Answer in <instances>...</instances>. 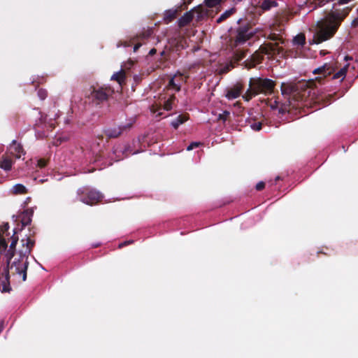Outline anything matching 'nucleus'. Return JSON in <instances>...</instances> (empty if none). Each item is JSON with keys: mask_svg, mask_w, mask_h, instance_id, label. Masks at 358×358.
<instances>
[{"mask_svg": "<svg viewBox=\"0 0 358 358\" xmlns=\"http://www.w3.org/2000/svg\"><path fill=\"white\" fill-rule=\"evenodd\" d=\"M281 180V178L280 176H277L275 179V182H277L278 180Z\"/></svg>", "mask_w": 358, "mask_h": 358, "instance_id": "6e6d98bb", "label": "nucleus"}, {"mask_svg": "<svg viewBox=\"0 0 358 358\" xmlns=\"http://www.w3.org/2000/svg\"><path fill=\"white\" fill-rule=\"evenodd\" d=\"M343 18L332 14L328 19L318 21L315 26V44L330 39L338 29Z\"/></svg>", "mask_w": 358, "mask_h": 358, "instance_id": "f03ea898", "label": "nucleus"}, {"mask_svg": "<svg viewBox=\"0 0 358 358\" xmlns=\"http://www.w3.org/2000/svg\"><path fill=\"white\" fill-rule=\"evenodd\" d=\"M292 45L296 47L297 50L296 51L292 50H284V53L280 54V55L284 57H297L299 56L312 57L313 54L311 51L309 49L308 50H305L306 36L303 33H299L294 37Z\"/></svg>", "mask_w": 358, "mask_h": 358, "instance_id": "39448f33", "label": "nucleus"}, {"mask_svg": "<svg viewBox=\"0 0 358 358\" xmlns=\"http://www.w3.org/2000/svg\"><path fill=\"white\" fill-rule=\"evenodd\" d=\"M201 145H202V143L200 142H192L187 146V150L188 151L192 150L196 148L199 147Z\"/></svg>", "mask_w": 358, "mask_h": 358, "instance_id": "4c0bfd02", "label": "nucleus"}, {"mask_svg": "<svg viewBox=\"0 0 358 358\" xmlns=\"http://www.w3.org/2000/svg\"><path fill=\"white\" fill-rule=\"evenodd\" d=\"M187 81V77H184L180 73H176L169 81L168 87L176 92L180 91L181 85Z\"/></svg>", "mask_w": 358, "mask_h": 358, "instance_id": "f8f14e48", "label": "nucleus"}, {"mask_svg": "<svg viewBox=\"0 0 358 358\" xmlns=\"http://www.w3.org/2000/svg\"><path fill=\"white\" fill-rule=\"evenodd\" d=\"M126 74L124 70L121 69L120 71L113 74L110 78L111 80H115L120 85L125 83Z\"/></svg>", "mask_w": 358, "mask_h": 358, "instance_id": "412c9836", "label": "nucleus"}, {"mask_svg": "<svg viewBox=\"0 0 358 358\" xmlns=\"http://www.w3.org/2000/svg\"><path fill=\"white\" fill-rule=\"evenodd\" d=\"M275 81L269 78H251L249 80V88L243 95V99L249 101L258 94H271L273 92L275 87Z\"/></svg>", "mask_w": 358, "mask_h": 358, "instance_id": "7ed1b4c3", "label": "nucleus"}, {"mask_svg": "<svg viewBox=\"0 0 358 358\" xmlns=\"http://www.w3.org/2000/svg\"><path fill=\"white\" fill-rule=\"evenodd\" d=\"M284 53V49L278 45V43H264L245 62V66L248 69L254 68L256 65L261 64L264 60V56H273Z\"/></svg>", "mask_w": 358, "mask_h": 358, "instance_id": "20e7f679", "label": "nucleus"}, {"mask_svg": "<svg viewBox=\"0 0 358 358\" xmlns=\"http://www.w3.org/2000/svg\"><path fill=\"white\" fill-rule=\"evenodd\" d=\"M160 55H161L162 57H165V55H166V52H165V50L162 51V52H161V53H160Z\"/></svg>", "mask_w": 358, "mask_h": 358, "instance_id": "864d4df0", "label": "nucleus"}, {"mask_svg": "<svg viewBox=\"0 0 358 358\" xmlns=\"http://www.w3.org/2000/svg\"><path fill=\"white\" fill-rule=\"evenodd\" d=\"M27 192V189L22 184H16L12 189V192L14 194H25Z\"/></svg>", "mask_w": 358, "mask_h": 358, "instance_id": "c85d7f7f", "label": "nucleus"}, {"mask_svg": "<svg viewBox=\"0 0 358 358\" xmlns=\"http://www.w3.org/2000/svg\"><path fill=\"white\" fill-rule=\"evenodd\" d=\"M313 79L300 80L297 83H282L280 86L282 96L286 99L282 102L278 97L271 101L270 106L272 109H278L279 113H289L291 108L302 109L305 113L313 112Z\"/></svg>", "mask_w": 358, "mask_h": 358, "instance_id": "f257e3e1", "label": "nucleus"}, {"mask_svg": "<svg viewBox=\"0 0 358 358\" xmlns=\"http://www.w3.org/2000/svg\"><path fill=\"white\" fill-rule=\"evenodd\" d=\"M222 0H205L206 5L208 8H213L219 5Z\"/></svg>", "mask_w": 358, "mask_h": 358, "instance_id": "473e14b6", "label": "nucleus"}, {"mask_svg": "<svg viewBox=\"0 0 358 358\" xmlns=\"http://www.w3.org/2000/svg\"><path fill=\"white\" fill-rule=\"evenodd\" d=\"M39 115H40V117H39L38 120H37L36 121V123L34 125V129L36 131H39L41 129H44L45 128H47V127H48V130L52 129V128L53 127L52 124H46L47 115L42 114V113L41 111L39 112Z\"/></svg>", "mask_w": 358, "mask_h": 358, "instance_id": "dca6fc26", "label": "nucleus"}, {"mask_svg": "<svg viewBox=\"0 0 358 358\" xmlns=\"http://www.w3.org/2000/svg\"><path fill=\"white\" fill-rule=\"evenodd\" d=\"M124 155L122 150H118L117 148H113L112 153H110L107 157L103 151H100L96 155L94 162H98L103 161L102 164L104 166H111L114 162H117L123 159Z\"/></svg>", "mask_w": 358, "mask_h": 358, "instance_id": "1a4fd4ad", "label": "nucleus"}, {"mask_svg": "<svg viewBox=\"0 0 358 358\" xmlns=\"http://www.w3.org/2000/svg\"><path fill=\"white\" fill-rule=\"evenodd\" d=\"M134 80H135L136 83H138V82H139V80H140V78H139V76H134Z\"/></svg>", "mask_w": 358, "mask_h": 358, "instance_id": "3c124183", "label": "nucleus"}, {"mask_svg": "<svg viewBox=\"0 0 358 358\" xmlns=\"http://www.w3.org/2000/svg\"><path fill=\"white\" fill-rule=\"evenodd\" d=\"M141 46V43H140L135 44L134 46V51L136 52Z\"/></svg>", "mask_w": 358, "mask_h": 358, "instance_id": "37998d69", "label": "nucleus"}, {"mask_svg": "<svg viewBox=\"0 0 358 358\" xmlns=\"http://www.w3.org/2000/svg\"><path fill=\"white\" fill-rule=\"evenodd\" d=\"M230 113L227 110H224L222 113L219 115L218 119L225 122L229 117Z\"/></svg>", "mask_w": 358, "mask_h": 358, "instance_id": "c9c22d12", "label": "nucleus"}, {"mask_svg": "<svg viewBox=\"0 0 358 358\" xmlns=\"http://www.w3.org/2000/svg\"><path fill=\"white\" fill-rule=\"evenodd\" d=\"M15 234V233L14 234ZM12 242L10 245V248L9 250H15V247H16V245L17 243V241H18V237L16 236L15 235H13L12 237Z\"/></svg>", "mask_w": 358, "mask_h": 358, "instance_id": "72a5a7b5", "label": "nucleus"}, {"mask_svg": "<svg viewBox=\"0 0 358 358\" xmlns=\"http://www.w3.org/2000/svg\"><path fill=\"white\" fill-rule=\"evenodd\" d=\"M262 122H255L251 125V128L255 131H259L262 129Z\"/></svg>", "mask_w": 358, "mask_h": 358, "instance_id": "a19ab883", "label": "nucleus"}, {"mask_svg": "<svg viewBox=\"0 0 358 358\" xmlns=\"http://www.w3.org/2000/svg\"><path fill=\"white\" fill-rule=\"evenodd\" d=\"M236 12V9L232 8L229 10L224 12L216 20L217 24H220L224 20H226L228 17H229L231 15H233Z\"/></svg>", "mask_w": 358, "mask_h": 358, "instance_id": "cd10ccee", "label": "nucleus"}, {"mask_svg": "<svg viewBox=\"0 0 358 358\" xmlns=\"http://www.w3.org/2000/svg\"><path fill=\"white\" fill-rule=\"evenodd\" d=\"M177 15L176 10H168L165 12L164 15V22L168 24L172 22L176 17Z\"/></svg>", "mask_w": 358, "mask_h": 358, "instance_id": "a878e982", "label": "nucleus"}, {"mask_svg": "<svg viewBox=\"0 0 358 358\" xmlns=\"http://www.w3.org/2000/svg\"><path fill=\"white\" fill-rule=\"evenodd\" d=\"M8 228H9V225L8 223H6L3 225V231H7L8 229Z\"/></svg>", "mask_w": 358, "mask_h": 358, "instance_id": "09e8293b", "label": "nucleus"}, {"mask_svg": "<svg viewBox=\"0 0 358 358\" xmlns=\"http://www.w3.org/2000/svg\"><path fill=\"white\" fill-rule=\"evenodd\" d=\"M132 127L131 123H128L124 125L119 126L115 128H109L104 129L103 133L107 137V141L110 138H115L119 137L124 131L129 130Z\"/></svg>", "mask_w": 358, "mask_h": 358, "instance_id": "9b49d317", "label": "nucleus"}, {"mask_svg": "<svg viewBox=\"0 0 358 358\" xmlns=\"http://www.w3.org/2000/svg\"><path fill=\"white\" fill-rule=\"evenodd\" d=\"M10 153L17 159H20L22 155L25 154L22 145L17 143L15 140H13L12 143L10 145Z\"/></svg>", "mask_w": 358, "mask_h": 358, "instance_id": "f3484780", "label": "nucleus"}, {"mask_svg": "<svg viewBox=\"0 0 358 358\" xmlns=\"http://www.w3.org/2000/svg\"><path fill=\"white\" fill-rule=\"evenodd\" d=\"M3 330V326L1 324H0V333Z\"/></svg>", "mask_w": 358, "mask_h": 358, "instance_id": "4d7b16f0", "label": "nucleus"}, {"mask_svg": "<svg viewBox=\"0 0 358 358\" xmlns=\"http://www.w3.org/2000/svg\"><path fill=\"white\" fill-rule=\"evenodd\" d=\"M114 94V90L110 86H92L90 99L96 105L108 101L110 96Z\"/></svg>", "mask_w": 358, "mask_h": 358, "instance_id": "0eeeda50", "label": "nucleus"}, {"mask_svg": "<svg viewBox=\"0 0 358 358\" xmlns=\"http://www.w3.org/2000/svg\"><path fill=\"white\" fill-rule=\"evenodd\" d=\"M180 46H181V47H182V45H180V43L177 42V45H176L177 50H178V48H179V47H180Z\"/></svg>", "mask_w": 358, "mask_h": 358, "instance_id": "5fc2aeb1", "label": "nucleus"}, {"mask_svg": "<svg viewBox=\"0 0 358 358\" xmlns=\"http://www.w3.org/2000/svg\"><path fill=\"white\" fill-rule=\"evenodd\" d=\"M48 161L45 159L41 158L38 160L37 166L40 169L45 168L48 164Z\"/></svg>", "mask_w": 358, "mask_h": 358, "instance_id": "e433bc0d", "label": "nucleus"}, {"mask_svg": "<svg viewBox=\"0 0 358 358\" xmlns=\"http://www.w3.org/2000/svg\"><path fill=\"white\" fill-rule=\"evenodd\" d=\"M264 187H265V182H263V181H260V182H259L256 185V187H255V188H256V189H257V191H261V190L264 189Z\"/></svg>", "mask_w": 358, "mask_h": 358, "instance_id": "79ce46f5", "label": "nucleus"}, {"mask_svg": "<svg viewBox=\"0 0 358 358\" xmlns=\"http://www.w3.org/2000/svg\"><path fill=\"white\" fill-rule=\"evenodd\" d=\"M267 38L271 40V41H276L280 40V36L276 34H269Z\"/></svg>", "mask_w": 358, "mask_h": 358, "instance_id": "ea45409f", "label": "nucleus"}, {"mask_svg": "<svg viewBox=\"0 0 358 358\" xmlns=\"http://www.w3.org/2000/svg\"><path fill=\"white\" fill-rule=\"evenodd\" d=\"M8 244L5 238H3L0 234V249L6 250L7 249Z\"/></svg>", "mask_w": 358, "mask_h": 358, "instance_id": "58836bf2", "label": "nucleus"}, {"mask_svg": "<svg viewBox=\"0 0 358 358\" xmlns=\"http://www.w3.org/2000/svg\"><path fill=\"white\" fill-rule=\"evenodd\" d=\"M328 53H329V52H328L327 50H320V55L321 56H324V55H327V54H328Z\"/></svg>", "mask_w": 358, "mask_h": 358, "instance_id": "de8ad7c7", "label": "nucleus"}, {"mask_svg": "<svg viewBox=\"0 0 358 358\" xmlns=\"http://www.w3.org/2000/svg\"><path fill=\"white\" fill-rule=\"evenodd\" d=\"M193 20V14L191 11L185 13L179 20L178 26L183 27L189 24Z\"/></svg>", "mask_w": 358, "mask_h": 358, "instance_id": "aec40b11", "label": "nucleus"}, {"mask_svg": "<svg viewBox=\"0 0 358 358\" xmlns=\"http://www.w3.org/2000/svg\"><path fill=\"white\" fill-rule=\"evenodd\" d=\"M26 248L24 251H20V253L25 257L28 258L29 255L31 254V250L35 245V241L31 240L30 238H27V242L25 243Z\"/></svg>", "mask_w": 358, "mask_h": 358, "instance_id": "393cba45", "label": "nucleus"}, {"mask_svg": "<svg viewBox=\"0 0 358 358\" xmlns=\"http://www.w3.org/2000/svg\"><path fill=\"white\" fill-rule=\"evenodd\" d=\"M1 182V180H0V183Z\"/></svg>", "mask_w": 358, "mask_h": 358, "instance_id": "13d9d810", "label": "nucleus"}, {"mask_svg": "<svg viewBox=\"0 0 358 358\" xmlns=\"http://www.w3.org/2000/svg\"><path fill=\"white\" fill-rule=\"evenodd\" d=\"M315 75H320L323 74V77L322 76H316L315 77V85L316 83H322V80L325 78L327 76H330L332 73V69L330 66H328L325 64L323 66L319 67L317 69H315L314 71Z\"/></svg>", "mask_w": 358, "mask_h": 358, "instance_id": "ddd939ff", "label": "nucleus"}, {"mask_svg": "<svg viewBox=\"0 0 358 358\" xmlns=\"http://www.w3.org/2000/svg\"><path fill=\"white\" fill-rule=\"evenodd\" d=\"M248 50H241L237 49L234 52V59L236 62H240L243 59H244L247 54H248Z\"/></svg>", "mask_w": 358, "mask_h": 358, "instance_id": "bb28decb", "label": "nucleus"}, {"mask_svg": "<svg viewBox=\"0 0 358 358\" xmlns=\"http://www.w3.org/2000/svg\"><path fill=\"white\" fill-rule=\"evenodd\" d=\"M13 160L8 157H2L0 160V168L3 169L5 171H9L12 169Z\"/></svg>", "mask_w": 358, "mask_h": 358, "instance_id": "5701e85b", "label": "nucleus"}, {"mask_svg": "<svg viewBox=\"0 0 358 358\" xmlns=\"http://www.w3.org/2000/svg\"><path fill=\"white\" fill-rule=\"evenodd\" d=\"M15 255V250H8L6 252L5 256L7 259L6 260V266L5 267V269H9V265L11 263V259L14 257Z\"/></svg>", "mask_w": 358, "mask_h": 358, "instance_id": "7c9ffc66", "label": "nucleus"}, {"mask_svg": "<svg viewBox=\"0 0 358 358\" xmlns=\"http://www.w3.org/2000/svg\"><path fill=\"white\" fill-rule=\"evenodd\" d=\"M189 119L188 114L179 115L174 120L171 122V126L177 129L178 127L185 122Z\"/></svg>", "mask_w": 358, "mask_h": 358, "instance_id": "4be33fe9", "label": "nucleus"}, {"mask_svg": "<svg viewBox=\"0 0 358 358\" xmlns=\"http://www.w3.org/2000/svg\"><path fill=\"white\" fill-rule=\"evenodd\" d=\"M243 85L241 83H237L231 87L227 89L226 97L228 99H234L238 98L243 90Z\"/></svg>", "mask_w": 358, "mask_h": 358, "instance_id": "2eb2a0df", "label": "nucleus"}, {"mask_svg": "<svg viewBox=\"0 0 358 358\" xmlns=\"http://www.w3.org/2000/svg\"><path fill=\"white\" fill-rule=\"evenodd\" d=\"M132 242H133V241H125V242H124V243H120V244L119 245V248H122L123 246H125V245H128V244H129L130 243H132Z\"/></svg>", "mask_w": 358, "mask_h": 358, "instance_id": "49530a36", "label": "nucleus"}, {"mask_svg": "<svg viewBox=\"0 0 358 358\" xmlns=\"http://www.w3.org/2000/svg\"><path fill=\"white\" fill-rule=\"evenodd\" d=\"M77 194L79 201L89 206L96 205L103 199L102 193L88 187L78 189Z\"/></svg>", "mask_w": 358, "mask_h": 358, "instance_id": "423d86ee", "label": "nucleus"}, {"mask_svg": "<svg viewBox=\"0 0 358 358\" xmlns=\"http://www.w3.org/2000/svg\"><path fill=\"white\" fill-rule=\"evenodd\" d=\"M27 259L20 253L19 257L15 258L9 265V270L12 271L13 274L22 275L23 281L27 280V271L29 266Z\"/></svg>", "mask_w": 358, "mask_h": 358, "instance_id": "9d476101", "label": "nucleus"}, {"mask_svg": "<svg viewBox=\"0 0 358 358\" xmlns=\"http://www.w3.org/2000/svg\"><path fill=\"white\" fill-rule=\"evenodd\" d=\"M255 34L252 27L248 23L241 24L235 31L234 36V46L245 43L248 40L251 39Z\"/></svg>", "mask_w": 358, "mask_h": 358, "instance_id": "6e6552de", "label": "nucleus"}, {"mask_svg": "<svg viewBox=\"0 0 358 358\" xmlns=\"http://www.w3.org/2000/svg\"><path fill=\"white\" fill-rule=\"evenodd\" d=\"M347 69H348V66L341 69L337 73H336L334 75L333 78L334 79H338L340 78H343L345 76V74L347 73Z\"/></svg>", "mask_w": 358, "mask_h": 358, "instance_id": "2f4dec72", "label": "nucleus"}, {"mask_svg": "<svg viewBox=\"0 0 358 358\" xmlns=\"http://www.w3.org/2000/svg\"><path fill=\"white\" fill-rule=\"evenodd\" d=\"M97 138H98V140H99V141H103V135H99V136H97Z\"/></svg>", "mask_w": 358, "mask_h": 358, "instance_id": "603ef678", "label": "nucleus"}, {"mask_svg": "<svg viewBox=\"0 0 358 358\" xmlns=\"http://www.w3.org/2000/svg\"><path fill=\"white\" fill-rule=\"evenodd\" d=\"M176 99V96L174 94L171 95L166 101H164V110L169 111L171 110L173 108V103Z\"/></svg>", "mask_w": 358, "mask_h": 358, "instance_id": "c756f323", "label": "nucleus"}, {"mask_svg": "<svg viewBox=\"0 0 358 358\" xmlns=\"http://www.w3.org/2000/svg\"><path fill=\"white\" fill-rule=\"evenodd\" d=\"M278 6V3L274 0H264L260 3L259 8L263 11H268L273 7Z\"/></svg>", "mask_w": 358, "mask_h": 358, "instance_id": "b1692460", "label": "nucleus"}, {"mask_svg": "<svg viewBox=\"0 0 358 358\" xmlns=\"http://www.w3.org/2000/svg\"><path fill=\"white\" fill-rule=\"evenodd\" d=\"M156 52H157V50H156L155 48H152V49L150 50V52H149L148 55H149L150 56H152V55H155V54H156Z\"/></svg>", "mask_w": 358, "mask_h": 358, "instance_id": "c03bdc74", "label": "nucleus"}, {"mask_svg": "<svg viewBox=\"0 0 358 358\" xmlns=\"http://www.w3.org/2000/svg\"><path fill=\"white\" fill-rule=\"evenodd\" d=\"M34 210L31 208L24 210L20 215L21 222L23 227L29 225L32 220Z\"/></svg>", "mask_w": 358, "mask_h": 358, "instance_id": "a211bd4d", "label": "nucleus"}, {"mask_svg": "<svg viewBox=\"0 0 358 358\" xmlns=\"http://www.w3.org/2000/svg\"><path fill=\"white\" fill-rule=\"evenodd\" d=\"M38 96L40 99L44 100L48 96V92L44 89L41 88L38 90Z\"/></svg>", "mask_w": 358, "mask_h": 358, "instance_id": "f704fd0d", "label": "nucleus"}, {"mask_svg": "<svg viewBox=\"0 0 358 358\" xmlns=\"http://www.w3.org/2000/svg\"><path fill=\"white\" fill-rule=\"evenodd\" d=\"M332 98V96L329 94L328 96H326L325 98L324 97H318V96H315V101H314V103H315V111L316 110H317V108H316V106L318 104L320 105V102L322 101V107L323 106H326L327 105H329L331 102V99ZM321 108V106H320L318 108V109Z\"/></svg>", "mask_w": 358, "mask_h": 358, "instance_id": "6ab92c4d", "label": "nucleus"}, {"mask_svg": "<svg viewBox=\"0 0 358 358\" xmlns=\"http://www.w3.org/2000/svg\"><path fill=\"white\" fill-rule=\"evenodd\" d=\"M192 1V0H184L183 3H184L185 5H188V4L191 3Z\"/></svg>", "mask_w": 358, "mask_h": 358, "instance_id": "8fccbe9b", "label": "nucleus"}, {"mask_svg": "<svg viewBox=\"0 0 358 358\" xmlns=\"http://www.w3.org/2000/svg\"><path fill=\"white\" fill-rule=\"evenodd\" d=\"M0 289L2 292H9L11 289L10 285L9 269H5L0 275Z\"/></svg>", "mask_w": 358, "mask_h": 358, "instance_id": "4468645a", "label": "nucleus"}, {"mask_svg": "<svg viewBox=\"0 0 358 358\" xmlns=\"http://www.w3.org/2000/svg\"><path fill=\"white\" fill-rule=\"evenodd\" d=\"M132 242H133V241H125V242H124V243H120V244L119 245V248H122L123 246H125V245H128V244H129L130 243H132Z\"/></svg>", "mask_w": 358, "mask_h": 358, "instance_id": "a18cd8bd", "label": "nucleus"}]
</instances>
